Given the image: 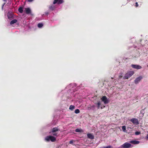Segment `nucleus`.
Listing matches in <instances>:
<instances>
[{
    "label": "nucleus",
    "instance_id": "1a4fd4ad",
    "mask_svg": "<svg viewBox=\"0 0 148 148\" xmlns=\"http://www.w3.org/2000/svg\"><path fill=\"white\" fill-rule=\"evenodd\" d=\"M87 136L88 138L91 139H93L94 138V135L90 133H88L87 134Z\"/></svg>",
    "mask_w": 148,
    "mask_h": 148
},
{
    "label": "nucleus",
    "instance_id": "c756f323",
    "mask_svg": "<svg viewBox=\"0 0 148 148\" xmlns=\"http://www.w3.org/2000/svg\"><path fill=\"white\" fill-rule=\"evenodd\" d=\"M147 138L148 139V135H147Z\"/></svg>",
    "mask_w": 148,
    "mask_h": 148
},
{
    "label": "nucleus",
    "instance_id": "473e14b6",
    "mask_svg": "<svg viewBox=\"0 0 148 148\" xmlns=\"http://www.w3.org/2000/svg\"><path fill=\"white\" fill-rule=\"evenodd\" d=\"M5 4V3H4L3 5V6H2V8H3V6H4V5Z\"/></svg>",
    "mask_w": 148,
    "mask_h": 148
},
{
    "label": "nucleus",
    "instance_id": "ddd939ff",
    "mask_svg": "<svg viewBox=\"0 0 148 148\" xmlns=\"http://www.w3.org/2000/svg\"><path fill=\"white\" fill-rule=\"evenodd\" d=\"M59 130V129L58 128L54 127L52 129L51 132L52 133L56 132Z\"/></svg>",
    "mask_w": 148,
    "mask_h": 148
},
{
    "label": "nucleus",
    "instance_id": "9d476101",
    "mask_svg": "<svg viewBox=\"0 0 148 148\" xmlns=\"http://www.w3.org/2000/svg\"><path fill=\"white\" fill-rule=\"evenodd\" d=\"M130 143L133 144H137L139 143V142L138 141L133 140L130 141Z\"/></svg>",
    "mask_w": 148,
    "mask_h": 148
},
{
    "label": "nucleus",
    "instance_id": "6ab92c4d",
    "mask_svg": "<svg viewBox=\"0 0 148 148\" xmlns=\"http://www.w3.org/2000/svg\"><path fill=\"white\" fill-rule=\"evenodd\" d=\"M43 26V25L42 23H39L38 25V26L39 28H41Z\"/></svg>",
    "mask_w": 148,
    "mask_h": 148
},
{
    "label": "nucleus",
    "instance_id": "f257e3e1",
    "mask_svg": "<svg viewBox=\"0 0 148 148\" xmlns=\"http://www.w3.org/2000/svg\"><path fill=\"white\" fill-rule=\"evenodd\" d=\"M45 140L47 142L51 140L52 142H54L56 140V138L52 136H48L45 137Z\"/></svg>",
    "mask_w": 148,
    "mask_h": 148
},
{
    "label": "nucleus",
    "instance_id": "a878e982",
    "mask_svg": "<svg viewBox=\"0 0 148 148\" xmlns=\"http://www.w3.org/2000/svg\"><path fill=\"white\" fill-rule=\"evenodd\" d=\"M53 134H52V135L53 136H57V133H52Z\"/></svg>",
    "mask_w": 148,
    "mask_h": 148
},
{
    "label": "nucleus",
    "instance_id": "dca6fc26",
    "mask_svg": "<svg viewBox=\"0 0 148 148\" xmlns=\"http://www.w3.org/2000/svg\"><path fill=\"white\" fill-rule=\"evenodd\" d=\"M49 9L51 10H54L55 8V7L53 5H51L49 6Z\"/></svg>",
    "mask_w": 148,
    "mask_h": 148
},
{
    "label": "nucleus",
    "instance_id": "6e6552de",
    "mask_svg": "<svg viewBox=\"0 0 148 148\" xmlns=\"http://www.w3.org/2000/svg\"><path fill=\"white\" fill-rule=\"evenodd\" d=\"M25 12L26 14H30L31 15H33V14L31 13V11L29 8H25Z\"/></svg>",
    "mask_w": 148,
    "mask_h": 148
},
{
    "label": "nucleus",
    "instance_id": "72a5a7b5",
    "mask_svg": "<svg viewBox=\"0 0 148 148\" xmlns=\"http://www.w3.org/2000/svg\"><path fill=\"white\" fill-rule=\"evenodd\" d=\"M101 109H102V107H101Z\"/></svg>",
    "mask_w": 148,
    "mask_h": 148
},
{
    "label": "nucleus",
    "instance_id": "20e7f679",
    "mask_svg": "<svg viewBox=\"0 0 148 148\" xmlns=\"http://www.w3.org/2000/svg\"><path fill=\"white\" fill-rule=\"evenodd\" d=\"M143 78V77L141 76L136 78L134 80V83L135 84H137Z\"/></svg>",
    "mask_w": 148,
    "mask_h": 148
},
{
    "label": "nucleus",
    "instance_id": "a211bd4d",
    "mask_svg": "<svg viewBox=\"0 0 148 148\" xmlns=\"http://www.w3.org/2000/svg\"><path fill=\"white\" fill-rule=\"evenodd\" d=\"M75 108V106H74L71 105L70 106L69 109L71 110H73Z\"/></svg>",
    "mask_w": 148,
    "mask_h": 148
},
{
    "label": "nucleus",
    "instance_id": "5701e85b",
    "mask_svg": "<svg viewBox=\"0 0 148 148\" xmlns=\"http://www.w3.org/2000/svg\"><path fill=\"white\" fill-rule=\"evenodd\" d=\"M95 108V106L94 105H93L90 107V109H92L93 110H94Z\"/></svg>",
    "mask_w": 148,
    "mask_h": 148
},
{
    "label": "nucleus",
    "instance_id": "2eb2a0df",
    "mask_svg": "<svg viewBox=\"0 0 148 148\" xmlns=\"http://www.w3.org/2000/svg\"><path fill=\"white\" fill-rule=\"evenodd\" d=\"M18 11L19 12H20V13H23V7H20L18 9Z\"/></svg>",
    "mask_w": 148,
    "mask_h": 148
},
{
    "label": "nucleus",
    "instance_id": "2f4dec72",
    "mask_svg": "<svg viewBox=\"0 0 148 148\" xmlns=\"http://www.w3.org/2000/svg\"><path fill=\"white\" fill-rule=\"evenodd\" d=\"M49 14V13H48V12H46V14Z\"/></svg>",
    "mask_w": 148,
    "mask_h": 148
},
{
    "label": "nucleus",
    "instance_id": "cd10ccee",
    "mask_svg": "<svg viewBox=\"0 0 148 148\" xmlns=\"http://www.w3.org/2000/svg\"><path fill=\"white\" fill-rule=\"evenodd\" d=\"M135 6L136 7H137L138 6V4L137 2L136 3V5Z\"/></svg>",
    "mask_w": 148,
    "mask_h": 148
},
{
    "label": "nucleus",
    "instance_id": "b1692460",
    "mask_svg": "<svg viewBox=\"0 0 148 148\" xmlns=\"http://www.w3.org/2000/svg\"><path fill=\"white\" fill-rule=\"evenodd\" d=\"M112 147L111 146L109 145L108 146L106 147H101V148H112Z\"/></svg>",
    "mask_w": 148,
    "mask_h": 148
},
{
    "label": "nucleus",
    "instance_id": "7ed1b4c3",
    "mask_svg": "<svg viewBox=\"0 0 148 148\" xmlns=\"http://www.w3.org/2000/svg\"><path fill=\"white\" fill-rule=\"evenodd\" d=\"M131 145L127 143H125L121 145L119 148H129L131 147Z\"/></svg>",
    "mask_w": 148,
    "mask_h": 148
},
{
    "label": "nucleus",
    "instance_id": "39448f33",
    "mask_svg": "<svg viewBox=\"0 0 148 148\" xmlns=\"http://www.w3.org/2000/svg\"><path fill=\"white\" fill-rule=\"evenodd\" d=\"M101 99L105 104H107L109 102L106 96H103Z\"/></svg>",
    "mask_w": 148,
    "mask_h": 148
},
{
    "label": "nucleus",
    "instance_id": "f704fd0d",
    "mask_svg": "<svg viewBox=\"0 0 148 148\" xmlns=\"http://www.w3.org/2000/svg\"><path fill=\"white\" fill-rule=\"evenodd\" d=\"M147 66L148 67V65H147Z\"/></svg>",
    "mask_w": 148,
    "mask_h": 148
},
{
    "label": "nucleus",
    "instance_id": "bb28decb",
    "mask_svg": "<svg viewBox=\"0 0 148 148\" xmlns=\"http://www.w3.org/2000/svg\"><path fill=\"white\" fill-rule=\"evenodd\" d=\"M119 78H122L123 77V76H122V74H121V75H119Z\"/></svg>",
    "mask_w": 148,
    "mask_h": 148
},
{
    "label": "nucleus",
    "instance_id": "4468645a",
    "mask_svg": "<svg viewBox=\"0 0 148 148\" xmlns=\"http://www.w3.org/2000/svg\"><path fill=\"white\" fill-rule=\"evenodd\" d=\"M17 21V20L16 19H14L12 20L10 22L11 25L13 24H14L16 23Z\"/></svg>",
    "mask_w": 148,
    "mask_h": 148
},
{
    "label": "nucleus",
    "instance_id": "423d86ee",
    "mask_svg": "<svg viewBox=\"0 0 148 148\" xmlns=\"http://www.w3.org/2000/svg\"><path fill=\"white\" fill-rule=\"evenodd\" d=\"M130 121L134 124L138 125L139 123L138 119H136L132 118Z\"/></svg>",
    "mask_w": 148,
    "mask_h": 148
},
{
    "label": "nucleus",
    "instance_id": "f3484780",
    "mask_svg": "<svg viewBox=\"0 0 148 148\" xmlns=\"http://www.w3.org/2000/svg\"><path fill=\"white\" fill-rule=\"evenodd\" d=\"M12 13H8V14L7 16L8 18H10L12 17Z\"/></svg>",
    "mask_w": 148,
    "mask_h": 148
},
{
    "label": "nucleus",
    "instance_id": "7c9ffc66",
    "mask_svg": "<svg viewBox=\"0 0 148 148\" xmlns=\"http://www.w3.org/2000/svg\"><path fill=\"white\" fill-rule=\"evenodd\" d=\"M32 1H30V0H29V1H28L29 2H32Z\"/></svg>",
    "mask_w": 148,
    "mask_h": 148
},
{
    "label": "nucleus",
    "instance_id": "f8f14e48",
    "mask_svg": "<svg viewBox=\"0 0 148 148\" xmlns=\"http://www.w3.org/2000/svg\"><path fill=\"white\" fill-rule=\"evenodd\" d=\"M75 131L77 132H83L84 131L83 130H82L81 129H76L75 130Z\"/></svg>",
    "mask_w": 148,
    "mask_h": 148
},
{
    "label": "nucleus",
    "instance_id": "c85d7f7f",
    "mask_svg": "<svg viewBox=\"0 0 148 148\" xmlns=\"http://www.w3.org/2000/svg\"><path fill=\"white\" fill-rule=\"evenodd\" d=\"M73 143V140H71L70 141L69 143L70 144H72Z\"/></svg>",
    "mask_w": 148,
    "mask_h": 148
},
{
    "label": "nucleus",
    "instance_id": "4be33fe9",
    "mask_svg": "<svg viewBox=\"0 0 148 148\" xmlns=\"http://www.w3.org/2000/svg\"><path fill=\"white\" fill-rule=\"evenodd\" d=\"M122 129L123 131L125 132L126 130V126H123L122 127Z\"/></svg>",
    "mask_w": 148,
    "mask_h": 148
},
{
    "label": "nucleus",
    "instance_id": "412c9836",
    "mask_svg": "<svg viewBox=\"0 0 148 148\" xmlns=\"http://www.w3.org/2000/svg\"><path fill=\"white\" fill-rule=\"evenodd\" d=\"M101 103L100 102H99L97 103V108L98 109H99L100 107V106L101 105Z\"/></svg>",
    "mask_w": 148,
    "mask_h": 148
},
{
    "label": "nucleus",
    "instance_id": "f03ea898",
    "mask_svg": "<svg viewBox=\"0 0 148 148\" xmlns=\"http://www.w3.org/2000/svg\"><path fill=\"white\" fill-rule=\"evenodd\" d=\"M134 73V72L130 71L127 72L123 77V79H127L131 77Z\"/></svg>",
    "mask_w": 148,
    "mask_h": 148
},
{
    "label": "nucleus",
    "instance_id": "9b49d317",
    "mask_svg": "<svg viewBox=\"0 0 148 148\" xmlns=\"http://www.w3.org/2000/svg\"><path fill=\"white\" fill-rule=\"evenodd\" d=\"M63 2V1H54L53 3V4H55L57 3L58 4H60L62 3Z\"/></svg>",
    "mask_w": 148,
    "mask_h": 148
},
{
    "label": "nucleus",
    "instance_id": "393cba45",
    "mask_svg": "<svg viewBox=\"0 0 148 148\" xmlns=\"http://www.w3.org/2000/svg\"><path fill=\"white\" fill-rule=\"evenodd\" d=\"M140 134V132H136L135 133V134L136 135H138Z\"/></svg>",
    "mask_w": 148,
    "mask_h": 148
},
{
    "label": "nucleus",
    "instance_id": "aec40b11",
    "mask_svg": "<svg viewBox=\"0 0 148 148\" xmlns=\"http://www.w3.org/2000/svg\"><path fill=\"white\" fill-rule=\"evenodd\" d=\"M80 112V111L78 109H77L75 110V112L76 114H78Z\"/></svg>",
    "mask_w": 148,
    "mask_h": 148
},
{
    "label": "nucleus",
    "instance_id": "0eeeda50",
    "mask_svg": "<svg viewBox=\"0 0 148 148\" xmlns=\"http://www.w3.org/2000/svg\"><path fill=\"white\" fill-rule=\"evenodd\" d=\"M132 67L134 69H140L142 68V67L138 65L132 64L131 65Z\"/></svg>",
    "mask_w": 148,
    "mask_h": 148
}]
</instances>
